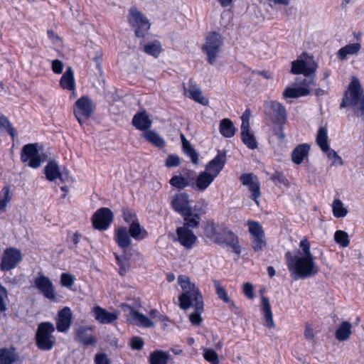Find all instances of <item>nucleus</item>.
Wrapping results in <instances>:
<instances>
[{"mask_svg":"<svg viewBox=\"0 0 364 364\" xmlns=\"http://www.w3.org/2000/svg\"><path fill=\"white\" fill-rule=\"evenodd\" d=\"M287 267L294 280L305 279L314 277L319 269L314 262V257L293 255L291 252L285 254Z\"/></svg>","mask_w":364,"mask_h":364,"instance_id":"f257e3e1","label":"nucleus"},{"mask_svg":"<svg viewBox=\"0 0 364 364\" xmlns=\"http://www.w3.org/2000/svg\"><path fill=\"white\" fill-rule=\"evenodd\" d=\"M149 235L146 230L143 228L139 221L130 224L129 228L120 226L114 230V239L118 247L125 252L132 245V238L141 241Z\"/></svg>","mask_w":364,"mask_h":364,"instance_id":"f03ea898","label":"nucleus"},{"mask_svg":"<svg viewBox=\"0 0 364 364\" xmlns=\"http://www.w3.org/2000/svg\"><path fill=\"white\" fill-rule=\"evenodd\" d=\"M353 108L355 113L364 119V93L360 83L356 77H353L348 86L340 105V108L346 107Z\"/></svg>","mask_w":364,"mask_h":364,"instance_id":"7ed1b4c3","label":"nucleus"},{"mask_svg":"<svg viewBox=\"0 0 364 364\" xmlns=\"http://www.w3.org/2000/svg\"><path fill=\"white\" fill-rule=\"evenodd\" d=\"M178 282L184 291L178 297L181 309L186 310L192 306L193 301L200 300L203 298L198 288L190 282L188 277L184 275L179 276Z\"/></svg>","mask_w":364,"mask_h":364,"instance_id":"20e7f679","label":"nucleus"},{"mask_svg":"<svg viewBox=\"0 0 364 364\" xmlns=\"http://www.w3.org/2000/svg\"><path fill=\"white\" fill-rule=\"evenodd\" d=\"M317 65L313 63L309 65L308 63L303 59H297L291 63V73L293 74H303L304 78L297 77L296 82L301 87H306L309 89L311 85H314V79L312 75L316 70Z\"/></svg>","mask_w":364,"mask_h":364,"instance_id":"39448f33","label":"nucleus"},{"mask_svg":"<svg viewBox=\"0 0 364 364\" xmlns=\"http://www.w3.org/2000/svg\"><path fill=\"white\" fill-rule=\"evenodd\" d=\"M55 326L49 321L41 322L38 324L36 333V343L41 350H50L55 343V338L53 335Z\"/></svg>","mask_w":364,"mask_h":364,"instance_id":"423d86ee","label":"nucleus"},{"mask_svg":"<svg viewBox=\"0 0 364 364\" xmlns=\"http://www.w3.org/2000/svg\"><path fill=\"white\" fill-rule=\"evenodd\" d=\"M128 21L134 29L135 36L139 38H144L150 28V23L144 14L136 7L129 10Z\"/></svg>","mask_w":364,"mask_h":364,"instance_id":"0eeeda50","label":"nucleus"},{"mask_svg":"<svg viewBox=\"0 0 364 364\" xmlns=\"http://www.w3.org/2000/svg\"><path fill=\"white\" fill-rule=\"evenodd\" d=\"M223 44L222 36L217 32H210L206 37L205 43L203 46V51L208 56V62L215 63L220 48Z\"/></svg>","mask_w":364,"mask_h":364,"instance_id":"6e6552de","label":"nucleus"},{"mask_svg":"<svg viewBox=\"0 0 364 364\" xmlns=\"http://www.w3.org/2000/svg\"><path fill=\"white\" fill-rule=\"evenodd\" d=\"M249 232L251 237V245L255 252H262L267 246L265 234L262 226L259 222L249 220L247 222Z\"/></svg>","mask_w":364,"mask_h":364,"instance_id":"1a4fd4ad","label":"nucleus"},{"mask_svg":"<svg viewBox=\"0 0 364 364\" xmlns=\"http://www.w3.org/2000/svg\"><path fill=\"white\" fill-rule=\"evenodd\" d=\"M21 160L32 168H38L45 159L38 153V144H27L21 149Z\"/></svg>","mask_w":364,"mask_h":364,"instance_id":"9d476101","label":"nucleus"},{"mask_svg":"<svg viewBox=\"0 0 364 364\" xmlns=\"http://www.w3.org/2000/svg\"><path fill=\"white\" fill-rule=\"evenodd\" d=\"M21 160L32 168H38L45 159L38 153V144H27L21 149Z\"/></svg>","mask_w":364,"mask_h":364,"instance_id":"9b49d317","label":"nucleus"},{"mask_svg":"<svg viewBox=\"0 0 364 364\" xmlns=\"http://www.w3.org/2000/svg\"><path fill=\"white\" fill-rule=\"evenodd\" d=\"M264 114L273 124H284L287 120L285 107L277 101L265 102Z\"/></svg>","mask_w":364,"mask_h":364,"instance_id":"f8f14e48","label":"nucleus"},{"mask_svg":"<svg viewBox=\"0 0 364 364\" xmlns=\"http://www.w3.org/2000/svg\"><path fill=\"white\" fill-rule=\"evenodd\" d=\"M215 243L219 245H229L232 248L233 252L240 255L241 247L239 245L238 237L229 228L222 225L215 237Z\"/></svg>","mask_w":364,"mask_h":364,"instance_id":"ddd939ff","label":"nucleus"},{"mask_svg":"<svg viewBox=\"0 0 364 364\" xmlns=\"http://www.w3.org/2000/svg\"><path fill=\"white\" fill-rule=\"evenodd\" d=\"M74 114L80 124L89 119L94 112L93 103L87 96H82L75 102Z\"/></svg>","mask_w":364,"mask_h":364,"instance_id":"4468645a","label":"nucleus"},{"mask_svg":"<svg viewBox=\"0 0 364 364\" xmlns=\"http://www.w3.org/2000/svg\"><path fill=\"white\" fill-rule=\"evenodd\" d=\"M114 219L112 211L108 208H99L92 217L93 227L99 230H106L111 225Z\"/></svg>","mask_w":364,"mask_h":364,"instance_id":"2eb2a0df","label":"nucleus"},{"mask_svg":"<svg viewBox=\"0 0 364 364\" xmlns=\"http://www.w3.org/2000/svg\"><path fill=\"white\" fill-rule=\"evenodd\" d=\"M22 260V255L20 250L14 247L6 248L3 253L0 269L8 272L14 269Z\"/></svg>","mask_w":364,"mask_h":364,"instance_id":"dca6fc26","label":"nucleus"},{"mask_svg":"<svg viewBox=\"0 0 364 364\" xmlns=\"http://www.w3.org/2000/svg\"><path fill=\"white\" fill-rule=\"evenodd\" d=\"M34 286L46 299L53 301L56 300L54 285L47 276L40 272L34 279Z\"/></svg>","mask_w":364,"mask_h":364,"instance_id":"f3484780","label":"nucleus"},{"mask_svg":"<svg viewBox=\"0 0 364 364\" xmlns=\"http://www.w3.org/2000/svg\"><path fill=\"white\" fill-rule=\"evenodd\" d=\"M240 180L243 186L248 188L252 193L250 198L258 204V198L260 197V184L257 176L254 173H243L240 176Z\"/></svg>","mask_w":364,"mask_h":364,"instance_id":"a211bd4d","label":"nucleus"},{"mask_svg":"<svg viewBox=\"0 0 364 364\" xmlns=\"http://www.w3.org/2000/svg\"><path fill=\"white\" fill-rule=\"evenodd\" d=\"M226 162V151L218 149L217 155L207 164L205 169L217 177L223 169Z\"/></svg>","mask_w":364,"mask_h":364,"instance_id":"6ab92c4d","label":"nucleus"},{"mask_svg":"<svg viewBox=\"0 0 364 364\" xmlns=\"http://www.w3.org/2000/svg\"><path fill=\"white\" fill-rule=\"evenodd\" d=\"M205 213V207L196 205L193 211L191 210L181 215L183 218L184 224L183 227L187 228H195L198 227L200 215Z\"/></svg>","mask_w":364,"mask_h":364,"instance_id":"aec40b11","label":"nucleus"},{"mask_svg":"<svg viewBox=\"0 0 364 364\" xmlns=\"http://www.w3.org/2000/svg\"><path fill=\"white\" fill-rule=\"evenodd\" d=\"M44 173L46 178L49 181H54L60 179L62 182H65L68 173L60 172L58 164L55 160H50L44 168Z\"/></svg>","mask_w":364,"mask_h":364,"instance_id":"412c9836","label":"nucleus"},{"mask_svg":"<svg viewBox=\"0 0 364 364\" xmlns=\"http://www.w3.org/2000/svg\"><path fill=\"white\" fill-rule=\"evenodd\" d=\"M178 240L182 246L188 250L193 247L197 241V237L193 232L186 227H179L176 230Z\"/></svg>","mask_w":364,"mask_h":364,"instance_id":"4be33fe9","label":"nucleus"},{"mask_svg":"<svg viewBox=\"0 0 364 364\" xmlns=\"http://www.w3.org/2000/svg\"><path fill=\"white\" fill-rule=\"evenodd\" d=\"M94 327L92 326H80L75 332V339L84 346H93L96 343V338L90 333L92 331Z\"/></svg>","mask_w":364,"mask_h":364,"instance_id":"5701e85b","label":"nucleus"},{"mask_svg":"<svg viewBox=\"0 0 364 364\" xmlns=\"http://www.w3.org/2000/svg\"><path fill=\"white\" fill-rule=\"evenodd\" d=\"M56 328L59 332H66L72 323L73 315L69 307H64L58 314Z\"/></svg>","mask_w":364,"mask_h":364,"instance_id":"b1692460","label":"nucleus"},{"mask_svg":"<svg viewBox=\"0 0 364 364\" xmlns=\"http://www.w3.org/2000/svg\"><path fill=\"white\" fill-rule=\"evenodd\" d=\"M96 321L102 324H110L118 318L117 312H109L100 306H96L92 310Z\"/></svg>","mask_w":364,"mask_h":364,"instance_id":"393cba45","label":"nucleus"},{"mask_svg":"<svg viewBox=\"0 0 364 364\" xmlns=\"http://www.w3.org/2000/svg\"><path fill=\"white\" fill-rule=\"evenodd\" d=\"M188 203V195L186 193L176 194L171 200L173 209L181 215L191 210Z\"/></svg>","mask_w":364,"mask_h":364,"instance_id":"a878e982","label":"nucleus"},{"mask_svg":"<svg viewBox=\"0 0 364 364\" xmlns=\"http://www.w3.org/2000/svg\"><path fill=\"white\" fill-rule=\"evenodd\" d=\"M132 123L136 129L146 132L152 125V121L145 110L136 113L132 118Z\"/></svg>","mask_w":364,"mask_h":364,"instance_id":"bb28decb","label":"nucleus"},{"mask_svg":"<svg viewBox=\"0 0 364 364\" xmlns=\"http://www.w3.org/2000/svg\"><path fill=\"white\" fill-rule=\"evenodd\" d=\"M309 151L310 145L308 144L297 145L291 154L292 162L296 165H300L305 159H308Z\"/></svg>","mask_w":364,"mask_h":364,"instance_id":"cd10ccee","label":"nucleus"},{"mask_svg":"<svg viewBox=\"0 0 364 364\" xmlns=\"http://www.w3.org/2000/svg\"><path fill=\"white\" fill-rule=\"evenodd\" d=\"M185 93L186 96L203 105L208 102V100L202 96L200 88L191 80L189 81L188 88L185 87Z\"/></svg>","mask_w":364,"mask_h":364,"instance_id":"c85d7f7f","label":"nucleus"},{"mask_svg":"<svg viewBox=\"0 0 364 364\" xmlns=\"http://www.w3.org/2000/svg\"><path fill=\"white\" fill-rule=\"evenodd\" d=\"M129 321L134 325L144 328H151L154 323L144 314L135 310H132L129 314Z\"/></svg>","mask_w":364,"mask_h":364,"instance_id":"c756f323","label":"nucleus"},{"mask_svg":"<svg viewBox=\"0 0 364 364\" xmlns=\"http://www.w3.org/2000/svg\"><path fill=\"white\" fill-rule=\"evenodd\" d=\"M18 359L19 355L14 348H0V364H13Z\"/></svg>","mask_w":364,"mask_h":364,"instance_id":"7c9ffc66","label":"nucleus"},{"mask_svg":"<svg viewBox=\"0 0 364 364\" xmlns=\"http://www.w3.org/2000/svg\"><path fill=\"white\" fill-rule=\"evenodd\" d=\"M216 177L208 171H204L199 173L196 181V185L199 191H205Z\"/></svg>","mask_w":364,"mask_h":364,"instance_id":"2f4dec72","label":"nucleus"},{"mask_svg":"<svg viewBox=\"0 0 364 364\" xmlns=\"http://www.w3.org/2000/svg\"><path fill=\"white\" fill-rule=\"evenodd\" d=\"M60 85L63 89L68 90H74L75 88V82L74 78V73L72 68H67L65 72L62 75Z\"/></svg>","mask_w":364,"mask_h":364,"instance_id":"473e14b6","label":"nucleus"},{"mask_svg":"<svg viewBox=\"0 0 364 364\" xmlns=\"http://www.w3.org/2000/svg\"><path fill=\"white\" fill-rule=\"evenodd\" d=\"M171 355L162 350H156L151 352L149 357L150 364H167Z\"/></svg>","mask_w":364,"mask_h":364,"instance_id":"72a5a7b5","label":"nucleus"},{"mask_svg":"<svg viewBox=\"0 0 364 364\" xmlns=\"http://www.w3.org/2000/svg\"><path fill=\"white\" fill-rule=\"evenodd\" d=\"M192 306H195V311L190 315V321L193 325L198 326L203 321L201 317V314L203 311V298L200 300L193 301Z\"/></svg>","mask_w":364,"mask_h":364,"instance_id":"f704fd0d","label":"nucleus"},{"mask_svg":"<svg viewBox=\"0 0 364 364\" xmlns=\"http://www.w3.org/2000/svg\"><path fill=\"white\" fill-rule=\"evenodd\" d=\"M144 138L159 149L165 146L166 142L162 136H161L156 132L154 130H148L143 134Z\"/></svg>","mask_w":364,"mask_h":364,"instance_id":"c9c22d12","label":"nucleus"},{"mask_svg":"<svg viewBox=\"0 0 364 364\" xmlns=\"http://www.w3.org/2000/svg\"><path fill=\"white\" fill-rule=\"evenodd\" d=\"M219 129L220 134L225 138L232 137L236 132L232 122L228 118H225L220 122Z\"/></svg>","mask_w":364,"mask_h":364,"instance_id":"e433bc0d","label":"nucleus"},{"mask_svg":"<svg viewBox=\"0 0 364 364\" xmlns=\"http://www.w3.org/2000/svg\"><path fill=\"white\" fill-rule=\"evenodd\" d=\"M360 48V44L358 43L348 44L338 50L337 53L338 58L341 60H344L348 55L358 53Z\"/></svg>","mask_w":364,"mask_h":364,"instance_id":"4c0bfd02","label":"nucleus"},{"mask_svg":"<svg viewBox=\"0 0 364 364\" xmlns=\"http://www.w3.org/2000/svg\"><path fill=\"white\" fill-rule=\"evenodd\" d=\"M262 310L264 313V319L266 321V326L271 328L274 326L273 321V315L271 309L269 300L267 297L262 296Z\"/></svg>","mask_w":364,"mask_h":364,"instance_id":"58836bf2","label":"nucleus"},{"mask_svg":"<svg viewBox=\"0 0 364 364\" xmlns=\"http://www.w3.org/2000/svg\"><path fill=\"white\" fill-rule=\"evenodd\" d=\"M351 335V324L348 321H343L337 328L335 336L337 340L344 341Z\"/></svg>","mask_w":364,"mask_h":364,"instance_id":"ea45409f","label":"nucleus"},{"mask_svg":"<svg viewBox=\"0 0 364 364\" xmlns=\"http://www.w3.org/2000/svg\"><path fill=\"white\" fill-rule=\"evenodd\" d=\"M241 139L242 142L250 149L257 148V142L255 136L250 132V128L241 127Z\"/></svg>","mask_w":364,"mask_h":364,"instance_id":"a19ab883","label":"nucleus"},{"mask_svg":"<svg viewBox=\"0 0 364 364\" xmlns=\"http://www.w3.org/2000/svg\"><path fill=\"white\" fill-rule=\"evenodd\" d=\"M309 94V90L306 87H287L283 92L284 98H297Z\"/></svg>","mask_w":364,"mask_h":364,"instance_id":"79ce46f5","label":"nucleus"},{"mask_svg":"<svg viewBox=\"0 0 364 364\" xmlns=\"http://www.w3.org/2000/svg\"><path fill=\"white\" fill-rule=\"evenodd\" d=\"M182 146L183 151L186 156L191 158V160L193 164H198V154L196 151L192 147L191 143L185 138V136L182 134Z\"/></svg>","mask_w":364,"mask_h":364,"instance_id":"37998d69","label":"nucleus"},{"mask_svg":"<svg viewBox=\"0 0 364 364\" xmlns=\"http://www.w3.org/2000/svg\"><path fill=\"white\" fill-rule=\"evenodd\" d=\"M8 133L13 139L17 136V132L5 115H0V134Z\"/></svg>","mask_w":364,"mask_h":364,"instance_id":"c03bdc74","label":"nucleus"},{"mask_svg":"<svg viewBox=\"0 0 364 364\" xmlns=\"http://www.w3.org/2000/svg\"><path fill=\"white\" fill-rule=\"evenodd\" d=\"M316 143L322 151H328L329 144L328 141L327 129L325 127H320L316 135Z\"/></svg>","mask_w":364,"mask_h":364,"instance_id":"a18cd8bd","label":"nucleus"},{"mask_svg":"<svg viewBox=\"0 0 364 364\" xmlns=\"http://www.w3.org/2000/svg\"><path fill=\"white\" fill-rule=\"evenodd\" d=\"M143 50L145 53L151 55L154 58L159 57L162 48L161 44L159 41H154L144 46Z\"/></svg>","mask_w":364,"mask_h":364,"instance_id":"49530a36","label":"nucleus"},{"mask_svg":"<svg viewBox=\"0 0 364 364\" xmlns=\"http://www.w3.org/2000/svg\"><path fill=\"white\" fill-rule=\"evenodd\" d=\"M222 225L223 224H215L213 222H208L204 228L205 236L215 242V237Z\"/></svg>","mask_w":364,"mask_h":364,"instance_id":"de8ad7c7","label":"nucleus"},{"mask_svg":"<svg viewBox=\"0 0 364 364\" xmlns=\"http://www.w3.org/2000/svg\"><path fill=\"white\" fill-rule=\"evenodd\" d=\"M215 287L216 289L217 295L219 299H222L224 302L228 304L232 311L233 309H237L234 302L230 299L226 289L224 287H223L218 282H215Z\"/></svg>","mask_w":364,"mask_h":364,"instance_id":"09e8293b","label":"nucleus"},{"mask_svg":"<svg viewBox=\"0 0 364 364\" xmlns=\"http://www.w3.org/2000/svg\"><path fill=\"white\" fill-rule=\"evenodd\" d=\"M169 183L178 190H182L189 186L188 181L181 175H175L169 181Z\"/></svg>","mask_w":364,"mask_h":364,"instance_id":"8fccbe9b","label":"nucleus"},{"mask_svg":"<svg viewBox=\"0 0 364 364\" xmlns=\"http://www.w3.org/2000/svg\"><path fill=\"white\" fill-rule=\"evenodd\" d=\"M333 213L336 218H343L347 213L348 210L343 207V204L339 199H335L332 205Z\"/></svg>","mask_w":364,"mask_h":364,"instance_id":"3c124183","label":"nucleus"},{"mask_svg":"<svg viewBox=\"0 0 364 364\" xmlns=\"http://www.w3.org/2000/svg\"><path fill=\"white\" fill-rule=\"evenodd\" d=\"M334 240L336 243L339 244L343 247H346L349 245L350 240L346 232L343 230H337L334 234Z\"/></svg>","mask_w":364,"mask_h":364,"instance_id":"603ef678","label":"nucleus"},{"mask_svg":"<svg viewBox=\"0 0 364 364\" xmlns=\"http://www.w3.org/2000/svg\"><path fill=\"white\" fill-rule=\"evenodd\" d=\"M114 255L117 260V264L119 267V274L121 275H124L127 273L129 268L128 259L125 255L119 256L117 254H114Z\"/></svg>","mask_w":364,"mask_h":364,"instance_id":"864d4df0","label":"nucleus"},{"mask_svg":"<svg viewBox=\"0 0 364 364\" xmlns=\"http://www.w3.org/2000/svg\"><path fill=\"white\" fill-rule=\"evenodd\" d=\"M75 280V277L70 273L63 272L60 275V284L62 287H66L69 289H73L72 287L73 286Z\"/></svg>","mask_w":364,"mask_h":364,"instance_id":"5fc2aeb1","label":"nucleus"},{"mask_svg":"<svg viewBox=\"0 0 364 364\" xmlns=\"http://www.w3.org/2000/svg\"><path fill=\"white\" fill-rule=\"evenodd\" d=\"M122 217L124 220L129 225L139 221L135 211L129 208L122 209Z\"/></svg>","mask_w":364,"mask_h":364,"instance_id":"6e6d98bb","label":"nucleus"},{"mask_svg":"<svg viewBox=\"0 0 364 364\" xmlns=\"http://www.w3.org/2000/svg\"><path fill=\"white\" fill-rule=\"evenodd\" d=\"M326 154L327 157L331 161V166H341L343 164L342 158L338 155V154L330 147L328 151H323Z\"/></svg>","mask_w":364,"mask_h":364,"instance_id":"4d7b16f0","label":"nucleus"},{"mask_svg":"<svg viewBox=\"0 0 364 364\" xmlns=\"http://www.w3.org/2000/svg\"><path fill=\"white\" fill-rule=\"evenodd\" d=\"M204 358L211 364H218L219 359L217 353L210 348L205 349L203 353Z\"/></svg>","mask_w":364,"mask_h":364,"instance_id":"13d9d810","label":"nucleus"},{"mask_svg":"<svg viewBox=\"0 0 364 364\" xmlns=\"http://www.w3.org/2000/svg\"><path fill=\"white\" fill-rule=\"evenodd\" d=\"M270 179L274 183L275 185H284L288 184V181L283 173L275 171L270 177Z\"/></svg>","mask_w":364,"mask_h":364,"instance_id":"bf43d9fd","label":"nucleus"},{"mask_svg":"<svg viewBox=\"0 0 364 364\" xmlns=\"http://www.w3.org/2000/svg\"><path fill=\"white\" fill-rule=\"evenodd\" d=\"M130 347L132 350H141L144 346V341L142 338L139 336H133L130 339Z\"/></svg>","mask_w":364,"mask_h":364,"instance_id":"052dcab7","label":"nucleus"},{"mask_svg":"<svg viewBox=\"0 0 364 364\" xmlns=\"http://www.w3.org/2000/svg\"><path fill=\"white\" fill-rule=\"evenodd\" d=\"M181 164V159L177 155H168L166 159L165 166L168 168L177 167Z\"/></svg>","mask_w":364,"mask_h":364,"instance_id":"680f3d73","label":"nucleus"},{"mask_svg":"<svg viewBox=\"0 0 364 364\" xmlns=\"http://www.w3.org/2000/svg\"><path fill=\"white\" fill-rule=\"evenodd\" d=\"M95 364H111V360L105 353H98L95 356Z\"/></svg>","mask_w":364,"mask_h":364,"instance_id":"e2e57ef3","label":"nucleus"},{"mask_svg":"<svg viewBox=\"0 0 364 364\" xmlns=\"http://www.w3.org/2000/svg\"><path fill=\"white\" fill-rule=\"evenodd\" d=\"M300 247L302 249L304 255L302 257H314L310 252V245L306 239H304L300 242Z\"/></svg>","mask_w":364,"mask_h":364,"instance_id":"0e129e2a","label":"nucleus"},{"mask_svg":"<svg viewBox=\"0 0 364 364\" xmlns=\"http://www.w3.org/2000/svg\"><path fill=\"white\" fill-rule=\"evenodd\" d=\"M243 293L248 299H253L255 296L253 286L251 283L247 282L243 285Z\"/></svg>","mask_w":364,"mask_h":364,"instance_id":"69168bd1","label":"nucleus"},{"mask_svg":"<svg viewBox=\"0 0 364 364\" xmlns=\"http://www.w3.org/2000/svg\"><path fill=\"white\" fill-rule=\"evenodd\" d=\"M3 191H4V198L0 200V213L5 210L7 203L10 200L9 196V191L8 188L5 187Z\"/></svg>","mask_w":364,"mask_h":364,"instance_id":"338daca9","label":"nucleus"},{"mask_svg":"<svg viewBox=\"0 0 364 364\" xmlns=\"http://www.w3.org/2000/svg\"><path fill=\"white\" fill-rule=\"evenodd\" d=\"M63 64L60 60H53L52 61V70L56 74H60L63 72Z\"/></svg>","mask_w":364,"mask_h":364,"instance_id":"774afa93","label":"nucleus"}]
</instances>
